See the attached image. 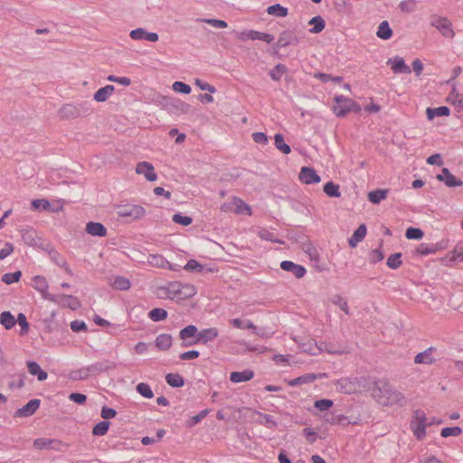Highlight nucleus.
Listing matches in <instances>:
<instances>
[{"mask_svg":"<svg viewBox=\"0 0 463 463\" xmlns=\"http://www.w3.org/2000/svg\"><path fill=\"white\" fill-rule=\"evenodd\" d=\"M148 317L155 322L162 321L167 317V311L164 308H154L148 313Z\"/></svg>","mask_w":463,"mask_h":463,"instance_id":"nucleus-42","label":"nucleus"},{"mask_svg":"<svg viewBox=\"0 0 463 463\" xmlns=\"http://www.w3.org/2000/svg\"><path fill=\"white\" fill-rule=\"evenodd\" d=\"M424 233L420 228L410 227L406 230L405 236L408 240H420Z\"/></svg>","mask_w":463,"mask_h":463,"instance_id":"nucleus-50","label":"nucleus"},{"mask_svg":"<svg viewBox=\"0 0 463 463\" xmlns=\"http://www.w3.org/2000/svg\"><path fill=\"white\" fill-rule=\"evenodd\" d=\"M115 87L113 85H106L99 89L93 95L96 102H106L114 93Z\"/></svg>","mask_w":463,"mask_h":463,"instance_id":"nucleus-20","label":"nucleus"},{"mask_svg":"<svg viewBox=\"0 0 463 463\" xmlns=\"http://www.w3.org/2000/svg\"><path fill=\"white\" fill-rule=\"evenodd\" d=\"M276 147L285 155L291 152L290 146L285 143L284 137L281 134H276L274 137Z\"/></svg>","mask_w":463,"mask_h":463,"instance_id":"nucleus-38","label":"nucleus"},{"mask_svg":"<svg viewBox=\"0 0 463 463\" xmlns=\"http://www.w3.org/2000/svg\"><path fill=\"white\" fill-rule=\"evenodd\" d=\"M427 118L429 120H432L435 117H448L450 114V110L446 106H441L439 108L431 109L428 108L426 109Z\"/></svg>","mask_w":463,"mask_h":463,"instance_id":"nucleus-28","label":"nucleus"},{"mask_svg":"<svg viewBox=\"0 0 463 463\" xmlns=\"http://www.w3.org/2000/svg\"><path fill=\"white\" fill-rule=\"evenodd\" d=\"M27 368H28V372L32 375L37 376L39 381H44L47 379V376H48L47 373L45 371H43L36 362H34V361L28 362Z\"/></svg>","mask_w":463,"mask_h":463,"instance_id":"nucleus-27","label":"nucleus"},{"mask_svg":"<svg viewBox=\"0 0 463 463\" xmlns=\"http://www.w3.org/2000/svg\"><path fill=\"white\" fill-rule=\"evenodd\" d=\"M434 419H428L422 410H416L411 421V430L419 440H422L426 436L427 426L433 425Z\"/></svg>","mask_w":463,"mask_h":463,"instance_id":"nucleus-3","label":"nucleus"},{"mask_svg":"<svg viewBox=\"0 0 463 463\" xmlns=\"http://www.w3.org/2000/svg\"><path fill=\"white\" fill-rule=\"evenodd\" d=\"M194 84L202 90H207L209 91L210 93H214L216 92V89L214 86L209 84L208 82L206 81H203L202 80L200 79H194Z\"/></svg>","mask_w":463,"mask_h":463,"instance_id":"nucleus-62","label":"nucleus"},{"mask_svg":"<svg viewBox=\"0 0 463 463\" xmlns=\"http://www.w3.org/2000/svg\"><path fill=\"white\" fill-rule=\"evenodd\" d=\"M447 100L458 109H463V93H460L455 86L448 95Z\"/></svg>","mask_w":463,"mask_h":463,"instance_id":"nucleus-26","label":"nucleus"},{"mask_svg":"<svg viewBox=\"0 0 463 463\" xmlns=\"http://www.w3.org/2000/svg\"><path fill=\"white\" fill-rule=\"evenodd\" d=\"M32 287L35 289H45L48 287L46 279L43 276H35L33 279Z\"/></svg>","mask_w":463,"mask_h":463,"instance_id":"nucleus-58","label":"nucleus"},{"mask_svg":"<svg viewBox=\"0 0 463 463\" xmlns=\"http://www.w3.org/2000/svg\"><path fill=\"white\" fill-rule=\"evenodd\" d=\"M85 232L93 237H106L107 228L100 222H89L86 223Z\"/></svg>","mask_w":463,"mask_h":463,"instance_id":"nucleus-18","label":"nucleus"},{"mask_svg":"<svg viewBox=\"0 0 463 463\" xmlns=\"http://www.w3.org/2000/svg\"><path fill=\"white\" fill-rule=\"evenodd\" d=\"M254 377L252 370H244L241 372H232L230 375V380L232 383H242L251 380Z\"/></svg>","mask_w":463,"mask_h":463,"instance_id":"nucleus-24","label":"nucleus"},{"mask_svg":"<svg viewBox=\"0 0 463 463\" xmlns=\"http://www.w3.org/2000/svg\"><path fill=\"white\" fill-rule=\"evenodd\" d=\"M130 287V281L123 277L116 278L113 282L114 289H129Z\"/></svg>","mask_w":463,"mask_h":463,"instance_id":"nucleus-51","label":"nucleus"},{"mask_svg":"<svg viewBox=\"0 0 463 463\" xmlns=\"http://www.w3.org/2000/svg\"><path fill=\"white\" fill-rule=\"evenodd\" d=\"M259 236L260 239L262 240H265V241H272V242H277V243H279V244H282V241H279L276 238V236L274 235L273 232L268 231V230H261L259 232Z\"/></svg>","mask_w":463,"mask_h":463,"instance_id":"nucleus-56","label":"nucleus"},{"mask_svg":"<svg viewBox=\"0 0 463 463\" xmlns=\"http://www.w3.org/2000/svg\"><path fill=\"white\" fill-rule=\"evenodd\" d=\"M309 24H314V27L309 30L312 33H318L325 28V22L320 16H315L309 21Z\"/></svg>","mask_w":463,"mask_h":463,"instance_id":"nucleus-47","label":"nucleus"},{"mask_svg":"<svg viewBox=\"0 0 463 463\" xmlns=\"http://www.w3.org/2000/svg\"><path fill=\"white\" fill-rule=\"evenodd\" d=\"M334 402L329 399H321L315 402V408L318 409L321 411H327L329 408L333 406Z\"/></svg>","mask_w":463,"mask_h":463,"instance_id":"nucleus-55","label":"nucleus"},{"mask_svg":"<svg viewBox=\"0 0 463 463\" xmlns=\"http://www.w3.org/2000/svg\"><path fill=\"white\" fill-rule=\"evenodd\" d=\"M88 367L90 369V374H96L114 368L115 364L109 361H104L95 363Z\"/></svg>","mask_w":463,"mask_h":463,"instance_id":"nucleus-29","label":"nucleus"},{"mask_svg":"<svg viewBox=\"0 0 463 463\" xmlns=\"http://www.w3.org/2000/svg\"><path fill=\"white\" fill-rule=\"evenodd\" d=\"M32 207L35 211H48L51 209V203L46 199H34L31 203Z\"/></svg>","mask_w":463,"mask_h":463,"instance_id":"nucleus-46","label":"nucleus"},{"mask_svg":"<svg viewBox=\"0 0 463 463\" xmlns=\"http://www.w3.org/2000/svg\"><path fill=\"white\" fill-rule=\"evenodd\" d=\"M337 392L345 394H352L359 391L360 382L357 378L343 377L335 383Z\"/></svg>","mask_w":463,"mask_h":463,"instance_id":"nucleus-8","label":"nucleus"},{"mask_svg":"<svg viewBox=\"0 0 463 463\" xmlns=\"http://www.w3.org/2000/svg\"><path fill=\"white\" fill-rule=\"evenodd\" d=\"M89 367H83L78 370H73L70 373V378L73 381L85 380L90 376Z\"/></svg>","mask_w":463,"mask_h":463,"instance_id":"nucleus-41","label":"nucleus"},{"mask_svg":"<svg viewBox=\"0 0 463 463\" xmlns=\"http://www.w3.org/2000/svg\"><path fill=\"white\" fill-rule=\"evenodd\" d=\"M109 421L103 420L96 424L92 429V434L94 436H103L105 435L109 428Z\"/></svg>","mask_w":463,"mask_h":463,"instance_id":"nucleus-45","label":"nucleus"},{"mask_svg":"<svg viewBox=\"0 0 463 463\" xmlns=\"http://www.w3.org/2000/svg\"><path fill=\"white\" fill-rule=\"evenodd\" d=\"M387 197V191L383 189H377L368 194V199L373 203H379L385 200Z\"/></svg>","mask_w":463,"mask_h":463,"instance_id":"nucleus-35","label":"nucleus"},{"mask_svg":"<svg viewBox=\"0 0 463 463\" xmlns=\"http://www.w3.org/2000/svg\"><path fill=\"white\" fill-rule=\"evenodd\" d=\"M43 298L48 299L61 307H67L71 310H77L80 307L79 299L71 295L65 294H52L50 291H41Z\"/></svg>","mask_w":463,"mask_h":463,"instance_id":"nucleus-4","label":"nucleus"},{"mask_svg":"<svg viewBox=\"0 0 463 463\" xmlns=\"http://www.w3.org/2000/svg\"><path fill=\"white\" fill-rule=\"evenodd\" d=\"M430 24L436 28L439 33L445 38L452 39L455 37V32L451 21L439 14H432L430 17Z\"/></svg>","mask_w":463,"mask_h":463,"instance_id":"nucleus-7","label":"nucleus"},{"mask_svg":"<svg viewBox=\"0 0 463 463\" xmlns=\"http://www.w3.org/2000/svg\"><path fill=\"white\" fill-rule=\"evenodd\" d=\"M129 37L133 41H147L150 43H156L158 41L159 36L156 33L147 32L144 28H137L131 30Z\"/></svg>","mask_w":463,"mask_h":463,"instance_id":"nucleus-13","label":"nucleus"},{"mask_svg":"<svg viewBox=\"0 0 463 463\" xmlns=\"http://www.w3.org/2000/svg\"><path fill=\"white\" fill-rule=\"evenodd\" d=\"M14 247L11 242H5L0 250V260H5L14 252Z\"/></svg>","mask_w":463,"mask_h":463,"instance_id":"nucleus-63","label":"nucleus"},{"mask_svg":"<svg viewBox=\"0 0 463 463\" xmlns=\"http://www.w3.org/2000/svg\"><path fill=\"white\" fill-rule=\"evenodd\" d=\"M198 332L199 331L197 330V327L195 326L189 325L180 331L179 336L183 340H185L189 337H194V336H195L197 338Z\"/></svg>","mask_w":463,"mask_h":463,"instance_id":"nucleus-44","label":"nucleus"},{"mask_svg":"<svg viewBox=\"0 0 463 463\" xmlns=\"http://www.w3.org/2000/svg\"><path fill=\"white\" fill-rule=\"evenodd\" d=\"M184 269L188 272H196L200 274L213 272L214 270L213 269H211L206 265L200 263L196 260H188Z\"/></svg>","mask_w":463,"mask_h":463,"instance_id":"nucleus-21","label":"nucleus"},{"mask_svg":"<svg viewBox=\"0 0 463 463\" xmlns=\"http://www.w3.org/2000/svg\"><path fill=\"white\" fill-rule=\"evenodd\" d=\"M16 323L14 317L9 311H4L0 315V324L7 330L13 328Z\"/></svg>","mask_w":463,"mask_h":463,"instance_id":"nucleus-34","label":"nucleus"},{"mask_svg":"<svg viewBox=\"0 0 463 463\" xmlns=\"http://www.w3.org/2000/svg\"><path fill=\"white\" fill-rule=\"evenodd\" d=\"M34 448L38 449H53L57 451H65L69 445L56 439L39 438L33 441Z\"/></svg>","mask_w":463,"mask_h":463,"instance_id":"nucleus-9","label":"nucleus"},{"mask_svg":"<svg viewBox=\"0 0 463 463\" xmlns=\"http://www.w3.org/2000/svg\"><path fill=\"white\" fill-rule=\"evenodd\" d=\"M21 271H15L13 273H5L3 275L2 280L6 284H12L17 282L21 278Z\"/></svg>","mask_w":463,"mask_h":463,"instance_id":"nucleus-60","label":"nucleus"},{"mask_svg":"<svg viewBox=\"0 0 463 463\" xmlns=\"http://www.w3.org/2000/svg\"><path fill=\"white\" fill-rule=\"evenodd\" d=\"M439 181L444 182L448 187L462 186L463 182L450 173L448 168H443L441 174L437 175Z\"/></svg>","mask_w":463,"mask_h":463,"instance_id":"nucleus-17","label":"nucleus"},{"mask_svg":"<svg viewBox=\"0 0 463 463\" xmlns=\"http://www.w3.org/2000/svg\"><path fill=\"white\" fill-rule=\"evenodd\" d=\"M324 192L329 197H340L339 185L333 182H328L324 185Z\"/></svg>","mask_w":463,"mask_h":463,"instance_id":"nucleus-43","label":"nucleus"},{"mask_svg":"<svg viewBox=\"0 0 463 463\" xmlns=\"http://www.w3.org/2000/svg\"><path fill=\"white\" fill-rule=\"evenodd\" d=\"M438 249L435 243H420L414 250V254L417 256H427L436 253Z\"/></svg>","mask_w":463,"mask_h":463,"instance_id":"nucleus-25","label":"nucleus"},{"mask_svg":"<svg viewBox=\"0 0 463 463\" xmlns=\"http://www.w3.org/2000/svg\"><path fill=\"white\" fill-rule=\"evenodd\" d=\"M303 251L308 256L310 260H318L319 253L317 249L310 242L304 243L302 246Z\"/></svg>","mask_w":463,"mask_h":463,"instance_id":"nucleus-40","label":"nucleus"},{"mask_svg":"<svg viewBox=\"0 0 463 463\" xmlns=\"http://www.w3.org/2000/svg\"><path fill=\"white\" fill-rule=\"evenodd\" d=\"M288 69L283 64H277L269 72L271 79L275 81H279L284 74L287 72Z\"/></svg>","mask_w":463,"mask_h":463,"instance_id":"nucleus-39","label":"nucleus"},{"mask_svg":"<svg viewBox=\"0 0 463 463\" xmlns=\"http://www.w3.org/2000/svg\"><path fill=\"white\" fill-rule=\"evenodd\" d=\"M219 335V331L215 327L203 329L198 332L197 338L193 343L183 344V346H188L193 344L206 345L208 342L213 341Z\"/></svg>","mask_w":463,"mask_h":463,"instance_id":"nucleus-10","label":"nucleus"},{"mask_svg":"<svg viewBox=\"0 0 463 463\" xmlns=\"http://www.w3.org/2000/svg\"><path fill=\"white\" fill-rule=\"evenodd\" d=\"M317 379V374H315V373H306L304 375H301L299 377H297L295 379L290 380L288 382V384L290 386H297V385H301V384H304V383H313Z\"/></svg>","mask_w":463,"mask_h":463,"instance_id":"nucleus-33","label":"nucleus"},{"mask_svg":"<svg viewBox=\"0 0 463 463\" xmlns=\"http://www.w3.org/2000/svg\"><path fill=\"white\" fill-rule=\"evenodd\" d=\"M333 101L332 111L336 117L343 118L350 112L361 111V107L356 101L344 95L335 96Z\"/></svg>","mask_w":463,"mask_h":463,"instance_id":"nucleus-2","label":"nucleus"},{"mask_svg":"<svg viewBox=\"0 0 463 463\" xmlns=\"http://www.w3.org/2000/svg\"><path fill=\"white\" fill-rule=\"evenodd\" d=\"M223 213H233L239 215H252L251 207L240 197L233 196L229 201L223 203L221 207Z\"/></svg>","mask_w":463,"mask_h":463,"instance_id":"nucleus-5","label":"nucleus"},{"mask_svg":"<svg viewBox=\"0 0 463 463\" xmlns=\"http://www.w3.org/2000/svg\"><path fill=\"white\" fill-rule=\"evenodd\" d=\"M387 64L391 67L394 73H411L410 67L405 63L403 58L396 56L390 58L387 61Z\"/></svg>","mask_w":463,"mask_h":463,"instance_id":"nucleus-15","label":"nucleus"},{"mask_svg":"<svg viewBox=\"0 0 463 463\" xmlns=\"http://www.w3.org/2000/svg\"><path fill=\"white\" fill-rule=\"evenodd\" d=\"M165 297L162 295H158V298H166L172 300H175L176 302H179L183 299H188L191 298L194 294H186L185 291H165Z\"/></svg>","mask_w":463,"mask_h":463,"instance_id":"nucleus-32","label":"nucleus"},{"mask_svg":"<svg viewBox=\"0 0 463 463\" xmlns=\"http://www.w3.org/2000/svg\"><path fill=\"white\" fill-rule=\"evenodd\" d=\"M367 229L365 224H361L348 240L351 248H355L366 236Z\"/></svg>","mask_w":463,"mask_h":463,"instance_id":"nucleus-22","label":"nucleus"},{"mask_svg":"<svg viewBox=\"0 0 463 463\" xmlns=\"http://www.w3.org/2000/svg\"><path fill=\"white\" fill-rule=\"evenodd\" d=\"M173 221L175 222V223H179L181 225H184V226H188L192 223L193 222V219L189 216H183L179 213H176L173 216Z\"/></svg>","mask_w":463,"mask_h":463,"instance_id":"nucleus-64","label":"nucleus"},{"mask_svg":"<svg viewBox=\"0 0 463 463\" xmlns=\"http://www.w3.org/2000/svg\"><path fill=\"white\" fill-rule=\"evenodd\" d=\"M462 433V429L460 427H446L441 430L440 435L443 438H448L450 436H459Z\"/></svg>","mask_w":463,"mask_h":463,"instance_id":"nucleus-52","label":"nucleus"},{"mask_svg":"<svg viewBox=\"0 0 463 463\" xmlns=\"http://www.w3.org/2000/svg\"><path fill=\"white\" fill-rule=\"evenodd\" d=\"M174 91L183 94H189L191 92V87L182 81H175L172 85Z\"/></svg>","mask_w":463,"mask_h":463,"instance_id":"nucleus-54","label":"nucleus"},{"mask_svg":"<svg viewBox=\"0 0 463 463\" xmlns=\"http://www.w3.org/2000/svg\"><path fill=\"white\" fill-rule=\"evenodd\" d=\"M41 401L39 399L30 400L24 406L18 409L14 416L15 417H30L32 416L39 408Z\"/></svg>","mask_w":463,"mask_h":463,"instance_id":"nucleus-14","label":"nucleus"},{"mask_svg":"<svg viewBox=\"0 0 463 463\" xmlns=\"http://www.w3.org/2000/svg\"><path fill=\"white\" fill-rule=\"evenodd\" d=\"M258 415L260 418L259 420V422L260 424L266 425L268 427H273V428L277 427L278 423L276 422V420L273 419V417L271 415L264 414L261 412H258Z\"/></svg>","mask_w":463,"mask_h":463,"instance_id":"nucleus-53","label":"nucleus"},{"mask_svg":"<svg viewBox=\"0 0 463 463\" xmlns=\"http://www.w3.org/2000/svg\"><path fill=\"white\" fill-rule=\"evenodd\" d=\"M298 179L305 184H313L321 182V177L317 175L316 170L309 166H303L300 169Z\"/></svg>","mask_w":463,"mask_h":463,"instance_id":"nucleus-12","label":"nucleus"},{"mask_svg":"<svg viewBox=\"0 0 463 463\" xmlns=\"http://www.w3.org/2000/svg\"><path fill=\"white\" fill-rule=\"evenodd\" d=\"M421 300L432 309H438L442 304V301L432 291H424L421 294Z\"/></svg>","mask_w":463,"mask_h":463,"instance_id":"nucleus-23","label":"nucleus"},{"mask_svg":"<svg viewBox=\"0 0 463 463\" xmlns=\"http://www.w3.org/2000/svg\"><path fill=\"white\" fill-rule=\"evenodd\" d=\"M373 396L383 405L399 404L403 406L406 404L405 396L385 381L375 383V387L373 389Z\"/></svg>","mask_w":463,"mask_h":463,"instance_id":"nucleus-1","label":"nucleus"},{"mask_svg":"<svg viewBox=\"0 0 463 463\" xmlns=\"http://www.w3.org/2000/svg\"><path fill=\"white\" fill-rule=\"evenodd\" d=\"M117 214L121 218H128L133 221H137L145 217L146 211L139 205L134 203H120L117 205Z\"/></svg>","mask_w":463,"mask_h":463,"instance_id":"nucleus-6","label":"nucleus"},{"mask_svg":"<svg viewBox=\"0 0 463 463\" xmlns=\"http://www.w3.org/2000/svg\"><path fill=\"white\" fill-rule=\"evenodd\" d=\"M436 351V348L430 346L427 348L425 351L419 353L414 357V363L417 364H432L436 362V358L433 356V352Z\"/></svg>","mask_w":463,"mask_h":463,"instance_id":"nucleus-19","label":"nucleus"},{"mask_svg":"<svg viewBox=\"0 0 463 463\" xmlns=\"http://www.w3.org/2000/svg\"><path fill=\"white\" fill-rule=\"evenodd\" d=\"M156 346L162 351L168 350L172 345V336L168 334L159 335L155 341Z\"/></svg>","mask_w":463,"mask_h":463,"instance_id":"nucleus-30","label":"nucleus"},{"mask_svg":"<svg viewBox=\"0 0 463 463\" xmlns=\"http://www.w3.org/2000/svg\"><path fill=\"white\" fill-rule=\"evenodd\" d=\"M202 22H203L207 24H210L213 27L218 28V29H224L228 26V24L225 21L220 20V19L205 18V19H202Z\"/></svg>","mask_w":463,"mask_h":463,"instance_id":"nucleus-57","label":"nucleus"},{"mask_svg":"<svg viewBox=\"0 0 463 463\" xmlns=\"http://www.w3.org/2000/svg\"><path fill=\"white\" fill-rule=\"evenodd\" d=\"M15 320L21 326V335L27 333L29 330V323L27 322L26 317L23 313H19Z\"/></svg>","mask_w":463,"mask_h":463,"instance_id":"nucleus-61","label":"nucleus"},{"mask_svg":"<svg viewBox=\"0 0 463 463\" xmlns=\"http://www.w3.org/2000/svg\"><path fill=\"white\" fill-rule=\"evenodd\" d=\"M137 392L145 398H152L154 393L147 383H140L137 385Z\"/></svg>","mask_w":463,"mask_h":463,"instance_id":"nucleus-49","label":"nucleus"},{"mask_svg":"<svg viewBox=\"0 0 463 463\" xmlns=\"http://www.w3.org/2000/svg\"><path fill=\"white\" fill-rule=\"evenodd\" d=\"M267 13L269 15H273L276 17H286L288 15V8L280 5L279 4H276L269 6L267 9Z\"/></svg>","mask_w":463,"mask_h":463,"instance_id":"nucleus-36","label":"nucleus"},{"mask_svg":"<svg viewBox=\"0 0 463 463\" xmlns=\"http://www.w3.org/2000/svg\"><path fill=\"white\" fill-rule=\"evenodd\" d=\"M251 40H260L267 43H270L274 41V36L269 33H261L259 31L251 30Z\"/></svg>","mask_w":463,"mask_h":463,"instance_id":"nucleus-48","label":"nucleus"},{"mask_svg":"<svg viewBox=\"0 0 463 463\" xmlns=\"http://www.w3.org/2000/svg\"><path fill=\"white\" fill-rule=\"evenodd\" d=\"M401 253H395L391 255L387 260V265L391 269H397L402 264Z\"/></svg>","mask_w":463,"mask_h":463,"instance_id":"nucleus-59","label":"nucleus"},{"mask_svg":"<svg viewBox=\"0 0 463 463\" xmlns=\"http://www.w3.org/2000/svg\"><path fill=\"white\" fill-rule=\"evenodd\" d=\"M280 268L285 271L292 273L297 279L303 278L307 272L305 267L290 260H283L280 263Z\"/></svg>","mask_w":463,"mask_h":463,"instance_id":"nucleus-16","label":"nucleus"},{"mask_svg":"<svg viewBox=\"0 0 463 463\" xmlns=\"http://www.w3.org/2000/svg\"><path fill=\"white\" fill-rule=\"evenodd\" d=\"M376 35L378 38L382 40H389L392 36V30L389 25V23L387 21H383L380 23Z\"/></svg>","mask_w":463,"mask_h":463,"instance_id":"nucleus-31","label":"nucleus"},{"mask_svg":"<svg viewBox=\"0 0 463 463\" xmlns=\"http://www.w3.org/2000/svg\"><path fill=\"white\" fill-rule=\"evenodd\" d=\"M165 381L171 387H182L184 384V378L178 373H167Z\"/></svg>","mask_w":463,"mask_h":463,"instance_id":"nucleus-37","label":"nucleus"},{"mask_svg":"<svg viewBox=\"0 0 463 463\" xmlns=\"http://www.w3.org/2000/svg\"><path fill=\"white\" fill-rule=\"evenodd\" d=\"M135 171L137 175H144V177L149 182H155L157 179L155 167L149 162L142 161L137 163Z\"/></svg>","mask_w":463,"mask_h":463,"instance_id":"nucleus-11","label":"nucleus"}]
</instances>
